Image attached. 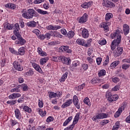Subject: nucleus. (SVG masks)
<instances>
[{
    "label": "nucleus",
    "mask_w": 130,
    "mask_h": 130,
    "mask_svg": "<svg viewBox=\"0 0 130 130\" xmlns=\"http://www.w3.org/2000/svg\"><path fill=\"white\" fill-rule=\"evenodd\" d=\"M15 29L14 33L17 38V40L15 42V44H17L18 45H24L25 43H26V40L23 39L22 38V35H21L19 32V30H20V25H19L18 23L15 24Z\"/></svg>",
    "instance_id": "1"
},
{
    "label": "nucleus",
    "mask_w": 130,
    "mask_h": 130,
    "mask_svg": "<svg viewBox=\"0 0 130 130\" xmlns=\"http://www.w3.org/2000/svg\"><path fill=\"white\" fill-rule=\"evenodd\" d=\"M113 18V15L111 13H107L106 14L105 16V22H103L102 23L101 27H103L106 32H108L109 31V26L111 25V23L108 21L110 20V19H112Z\"/></svg>",
    "instance_id": "2"
},
{
    "label": "nucleus",
    "mask_w": 130,
    "mask_h": 130,
    "mask_svg": "<svg viewBox=\"0 0 130 130\" xmlns=\"http://www.w3.org/2000/svg\"><path fill=\"white\" fill-rule=\"evenodd\" d=\"M39 15L35 10L32 9H28L27 12H24L22 14V16L25 19H33L34 17H38Z\"/></svg>",
    "instance_id": "3"
},
{
    "label": "nucleus",
    "mask_w": 130,
    "mask_h": 130,
    "mask_svg": "<svg viewBox=\"0 0 130 130\" xmlns=\"http://www.w3.org/2000/svg\"><path fill=\"white\" fill-rule=\"evenodd\" d=\"M111 36L112 39L116 38V39L114 40V41H116L117 43H120L121 42V34L119 30H116L115 32L111 34Z\"/></svg>",
    "instance_id": "4"
},
{
    "label": "nucleus",
    "mask_w": 130,
    "mask_h": 130,
    "mask_svg": "<svg viewBox=\"0 0 130 130\" xmlns=\"http://www.w3.org/2000/svg\"><path fill=\"white\" fill-rule=\"evenodd\" d=\"M106 96L109 102H113V101H116L118 99V95L117 94L112 95L111 94V92H107Z\"/></svg>",
    "instance_id": "5"
},
{
    "label": "nucleus",
    "mask_w": 130,
    "mask_h": 130,
    "mask_svg": "<svg viewBox=\"0 0 130 130\" xmlns=\"http://www.w3.org/2000/svg\"><path fill=\"white\" fill-rule=\"evenodd\" d=\"M107 117H108V114L102 113L98 114L95 116H93L92 119L93 121H96L97 119H103V118H107Z\"/></svg>",
    "instance_id": "6"
},
{
    "label": "nucleus",
    "mask_w": 130,
    "mask_h": 130,
    "mask_svg": "<svg viewBox=\"0 0 130 130\" xmlns=\"http://www.w3.org/2000/svg\"><path fill=\"white\" fill-rule=\"evenodd\" d=\"M13 67L16 71H19V72H22L23 71V66L21 64V63L18 61H15L13 63Z\"/></svg>",
    "instance_id": "7"
},
{
    "label": "nucleus",
    "mask_w": 130,
    "mask_h": 130,
    "mask_svg": "<svg viewBox=\"0 0 130 130\" xmlns=\"http://www.w3.org/2000/svg\"><path fill=\"white\" fill-rule=\"evenodd\" d=\"M123 52V48L119 47L117 48V50H116L114 52V56H115V57H117L120 56L121 54H122Z\"/></svg>",
    "instance_id": "8"
},
{
    "label": "nucleus",
    "mask_w": 130,
    "mask_h": 130,
    "mask_svg": "<svg viewBox=\"0 0 130 130\" xmlns=\"http://www.w3.org/2000/svg\"><path fill=\"white\" fill-rule=\"evenodd\" d=\"M88 14L87 13H85L79 19L78 22L80 24H84V23H86L87 21H88Z\"/></svg>",
    "instance_id": "9"
},
{
    "label": "nucleus",
    "mask_w": 130,
    "mask_h": 130,
    "mask_svg": "<svg viewBox=\"0 0 130 130\" xmlns=\"http://www.w3.org/2000/svg\"><path fill=\"white\" fill-rule=\"evenodd\" d=\"M103 5L104 7H106L107 8H114V7H115V5L109 1H104V3H103Z\"/></svg>",
    "instance_id": "10"
},
{
    "label": "nucleus",
    "mask_w": 130,
    "mask_h": 130,
    "mask_svg": "<svg viewBox=\"0 0 130 130\" xmlns=\"http://www.w3.org/2000/svg\"><path fill=\"white\" fill-rule=\"evenodd\" d=\"M61 95H62V92L60 91H57L55 93L53 92H51L49 94V96L50 98L52 99V98H55V97H60Z\"/></svg>",
    "instance_id": "11"
},
{
    "label": "nucleus",
    "mask_w": 130,
    "mask_h": 130,
    "mask_svg": "<svg viewBox=\"0 0 130 130\" xmlns=\"http://www.w3.org/2000/svg\"><path fill=\"white\" fill-rule=\"evenodd\" d=\"M21 96H22V94H21L19 93H13L10 94L8 96V98L11 100H14L15 99H17V98H20V97H21Z\"/></svg>",
    "instance_id": "12"
},
{
    "label": "nucleus",
    "mask_w": 130,
    "mask_h": 130,
    "mask_svg": "<svg viewBox=\"0 0 130 130\" xmlns=\"http://www.w3.org/2000/svg\"><path fill=\"white\" fill-rule=\"evenodd\" d=\"M72 104H73V100H68L61 105V107L63 109L64 108H67V107H69V106H71Z\"/></svg>",
    "instance_id": "13"
},
{
    "label": "nucleus",
    "mask_w": 130,
    "mask_h": 130,
    "mask_svg": "<svg viewBox=\"0 0 130 130\" xmlns=\"http://www.w3.org/2000/svg\"><path fill=\"white\" fill-rule=\"evenodd\" d=\"M69 48H70V47L68 46H62L60 47V49H61L63 52L71 53L72 52V50Z\"/></svg>",
    "instance_id": "14"
},
{
    "label": "nucleus",
    "mask_w": 130,
    "mask_h": 130,
    "mask_svg": "<svg viewBox=\"0 0 130 130\" xmlns=\"http://www.w3.org/2000/svg\"><path fill=\"white\" fill-rule=\"evenodd\" d=\"M123 30L124 35H127L129 33V26L126 24H123Z\"/></svg>",
    "instance_id": "15"
},
{
    "label": "nucleus",
    "mask_w": 130,
    "mask_h": 130,
    "mask_svg": "<svg viewBox=\"0 0 130 130\" xmlns=\"http://www.w3.org/2000/svg\"><path fill=\"white\" fill-rule=\"evenodd\" d=\"M120 43H118L116 41H113L111 44V49L113 51L115 48H116V46H118Z\"/></svg>",
    "instance_id": "16"
},
{
    "label": "nucleus",
    "mask_w": 130,
    "mask_h": 130,
    "mask_svg": "<svg viewBox=\"0 0 130 130\" xmlns=\"http://www.w3.org/2000/svg\"><path fill=\"white\" fill-rule=\"evenodd\" d=\"M26 51L25 50V47H20L19 49L18 52H17L16 55H24L25 54V52Z\"/></svg>",
    "instance_id": "17"
},
{
    "label": "nucleus",
    "mask_w": 130,
    "mask_h": 130,
    "mask_svg": "<svg viewBox=\"0 0 130 130\" xmlns=\"http://www.w3.org/2000/svg\"><path fill=\"white\" fill-rule=\"evenodd\" d=\"M32 66L33 68H34V69H35V70L37 71V72L40 73L41 74H42V70L41 69V68H40V66L39 65H38L37 63H34L32 64Z\"/></svg>",
    "instance_id": "18"
},
{
    "label": "nucleus",
    "mask_w": 130,
    "mask_h": 130,
    "mask_svg": "<svg viewBox=\"0 0 130 130\" xmlns=\"http://www.w3.org/2000/svg\"><path fill=\"white\" fill-rule=\"evenodd\" d=\"M82 36L83 38H88V37H89V31H88L87 29H83L82 31Z\"/></svg>",
    "instance_id": "19"
},
{
    "label": "nucleus",
    "mask_w": 130,
    "mask_h": 130,
    "mask_svg": "<svg viewBox=\"0 0 130 130\" xmlns=\"http://www.w3.org/2000/svg\"><path fill=\"white\" fill-rule=\"evenodd\" d=\"M28 27H30V28H34L37 26V23L35 21H30L26 23Z\"/></svg>",
    "instance_id": "20"
},
{
    "label": "nucleus",
    "mask_w": 130,
    "mask_h": 130,
    "mask_svg": "<svg viewBox=\"0 0 130 130\" xmlns=\"http://www.w3.org/2000/svg\"><path fill=\"white\" fill-rule=\"evenodd\" d=\"M61 26L57 25L56 26H53L52 25H49L47 26V30H58V29H61Z\"/></svg>",
    "instance_id": "21"
},
{
    "label": "nucleus",
    "mask_w": 130,
    "mask_h": 130,
    "mask_svg": "<svg viewBox=\"0 0 130 130\" xmlns=\"http://www.w3.org/2000/svg\"><path fill=\"white\" fill-rule=\"evenodd\" d=\"M63 63L64 64H67V66H69V64H71V62H72V60L70 58H67L64 57L63 58V61H62Z\"/></svg>",
    "instance_id": "22"
},
{
    "label": "nucleus",
    "mask_w": 130,
    "mask_h": 130,
    "mask_svg": "<svg viewBox=\"0 0 130 130\" xmlns=\"http://www.w3.org/2000/svg\"><path fill=\"white\" fill-rule=\"evenodd\" d=\"M79 118H80V113H77L73 120V124L74 126H75V124H77V123H78V121H79Z\"/></svg>",
    "instance_id": "23"
},
{
    "label": "nucleus",
    "mask_w": 130,
    "mask_h": 130,
    "mask_svg": "<svg viewBox=\"0 0 130 130\" xmlns=\"http://www.w3.org/2000/svg\"><path fill=\"white\" fill-rule=\"evenodd\" d=\"M36 11L38 13V14H40V15H49V13H48V12L42 10L40 9H36Z\"/></svg>",
    "instance_id": "24"
},
{
    "label": "nucleus",
    "mask_w": 130,
    "mask_h": 130,
    "mask_svg": "<svg viewBox=\"0 0 130 130\" xmlns=\"http://www.w3.org/2000/svg\"><path fill=\"white\" fill-rule=\"evenodd\" d=\"M92 4V2H85L82 4L81 5V7L83 8V9H88V8H90L91 7V4Z\"/></svg>",
    "instance_id": "25"
},
{
    "label": "nucleus",
    "mask_w": 130,
    "mask_h": 130,
    "mask_svg": "<svg viewBox=\"0 0 130 130\" xmlns=\"http://www.w3.org/2000/svg\"><path fill=\"white\" fill-rule=\"evenodd\" d=\"M38 52L41 56H47V53L45 52H43V51H42V49L40 47L38 48Z\"/></svg>",
    "instance_id": "26"
},
{
    "label": "nucleus",
    "mask_w": 130,
    "mask_h": 130,
    "mask_svg": "<svg viewBox=\"0 0 130 130\" xmlns=\"http://www.w3.org/2000/svg\"><path fill=\"white\" fill-rule=\"evenodd\" d=\"M76 43L79 44V45H81L82 46L85 47V40L83 39H78L76 41Z\"/></svg>",
    "instance_id": "27"
},
{
    "label": "nucleus",
    "mask_w": 130,
    "mask_h": 130,
    "mask_svg": "<svg viewBox=\"0 0 130 130\" xmlns=\"http://www.w3.org/2000/svg\"><path fill=\"white\" fill-rule=\"evenodd\" d=\"M51 36H52L53 37H54V36H55V35H54V32L51 31L45 35V38H47V39L48 40L50 39V37H51Z\"/></svg>",
    "instance_id": "28"
},
{
    "label": "nucleus",
    "mask_w": 130,
    "mask_h": 130,
    "mask_svg": "<svg viewBox=\"0 0 130 130\" xmlns=\"http://www.w3.org/2000/svg\"><path fill=\"white\" fill-rule=\"evenodd\" d=\"M10 92H11V93H20V92H21V89H20V87H16L11 89Z\"/></svg>",
    "instance_id": "29"
},
{
    "label": "nucleus",
    "mask_w": 130,
    "mask_h": 130,
    "mask_svg": "<svg viewBox=\"0 0 130 130\" xmlns=\"http://www.w3.org/2000/svg\"><path fill=\"white\" fill-rule=\"evenodd\" d=\"M15 116L17 119H20L21 118V112L19 109H17L15 111Z\"/></svg>",
    "instance_id": "30"
},
{
    "label": "nucleus",
    "mask_w": 130,
    "mask_h": 130,
    "mask_svg": "<svg viewBox=\"0 0 130 130\" xmlns=\"http://www.w3.org/2000/svg\"><path fill=\"white\" fill-rule=\"evenodd\" d=\"M72 119H73V116H71L69 117L68 118L63 122V126H67Z\"/></svg>",
    "instance_id": "31"
},
{
    "label": "nucleus",
    "mask_w": 130,
    "mask_h": 130,
    "mask_svg": "<svg viewBox=\"0 0 130 130\" xmlns=\"http://www.w3.org/2000/svg\"><path fill=\"white\" fill-rule=\"evenodd\" d=\"M39 113L41 116L42 117L45 116L46 115V111L45 110H43L42 109H38Z\"/></svg>",
    "instance_id": "32"
},
{
    "label": "nucleus",
    "mask_w": 130,
    "mask_h": 130,
    "mask_svg": "<svg viewBox=\"0 0 130 130\" xmlns=\"http://www.w3.org/2000/svg\"><path fill=\"white\" fill-rule=\"evenodd\" d=\"M68 72H66L65 74H64L61 78L59 79L60 82H64L66 81V79L68 78Z\"/></svg>",
    "instance_id": "33"
},
{
    "label": "nucleus",
    "mask_w": 130,
    "mask_h": 130,
    "mask_svg": "<svg viewBox=\"0 0 130 130\" xmlns=\"http://www.w3.org/2000/svg\"><path fill=\"white\" fill-rule=\"evenodd\" d=\"M92 39H89L87 40L86 43L84 44V47H90L91 46V42H92Z\"/></svg>",
    "instance_id": "34"
},
{
    "label": "nucleus",
    "mask_w": 130,
    "mask_h": 130,
    "mask_svg": "<svg viewBox=\"0 0 130 130\" xmlns=\"http://www.w3.org/2000/svg\"><path fill=\"white\" fill-rule=\"evenodd\" d=\"M118 64H119V61H115L112 62L110 66H111V68H112V69H114V68H115L116 67H117Z\"/></svg>",
    "instance_id": "35"
},
{
    "label": "nucleus",
    "mask_w": 130,
    "mask_h": 130,
    "mask_svg": "<svg viewBox=\"0 0 130 130\" xmlns=\"http://www.w3.org/2000/svg\"><path fill=\"white\" fill-rule=\"evenodd\" d=\"M74 36H75V32L73 31H69L67 35V37H68V38H73Z\"/></svg>",
    "instance_id": "36"
},
{
    "label": "nucleus",
    "mask_w": 130,
    "mask_h": 130,
    "mask_svg": "<svg viewBox=\"0 0 130 130\" xmlns=\"http://www.w3.org/2000/svg\"><path fill=\"white\" fill-rule=\"evenodd\" d=\"M23 110H24V111L26 112H28V113H31V112H32V110L31 108H29L27 106H24L23 107Z\"/></svg>",
    "instance_id": "37"
},
{
    "label": "nucleus",
    "mask_w": 130,
    "mask_h": 130,
    "mask_svg": "<svg viewBox=\"0 0 130 130\" xmlns=\"http://www.w3.org/2000/svg\"><path fill=\"white\" fill-rule=\"evenodd\" d=\"M6 28L7 29H8V30H12V29H14V31H15V28H16V24H15V25L13 26L10 23H8L7 25Z\"/></svg>",
    "instance_id": "38"
},
{
    "label": "nucleus",
    "mask_w": 130,
    "mask_h": 130,
    "mask_svg": "<svg viewBox=\"0 0 130 130\" xmlns=\"http://www.w3.org/2000/svg\"><path fill=\"white\" fill-rule=\"evenodd\" d=\"M99 82V80L98 78L94 77L91 79L90 81V83L93 85H95V84H97Z\"/></svg>",
    "instance_id": "39"
},
{
    "label": "nucleus",
    "mask_w": 130,
    "mask_h": 130,
    "mask_svg": "<svg viewBox=\"0 0 130 130\" xmlns=\"http://www.w3.org/2000/svg\"><path fill=\"white\" fill-rule=\"evenodd\" d=\"M85 104L88 105V106H91V102H90V100L88 98H85V99L83 100Z\"/></svg>",
    "instance_id": "40"
},
{
    "label": "nucleus",
    "mask_w": 130,
    "mask_h": 130,
    "mask_svg": "<svg viewBox=\"0 0 130 130\" xmlns=\"http://www.w3.org/2000/svg\"><path fill=\"white\" fill-rule=\"evenodd\" d=\"M106 75V71L105 70H102L99 73V77H102L103 76H105Z\"/></svg>",
    "instance_id": "41"
},
{
    "label": "nucleus",
    "mask_w": 130,
    "mask_h": 130,
    "mask_svg": "<svg viewBox=\"0 0 130 130\" xmlns=\"http://www.w3.org/2000/svg\"><path fill=\"white\" fill-rule=\"evenodd\" d=\"M34 74L33 70L32 69H28L27 72L25 73V76H32Z\"/></svg>",
    "instance_id": "42"
},
{
    "label": "nucleus",
    "mask_w": 130,
    "mask_h": 130,
    "mask_svg": "<svg viewBox=\"0 0 130 130\" xmlns=\"http://www.w3.org/2000/svg\"><path fill=\"white\" fill-rule=\"evenodd\" d=\"M101 125H105L107 123H109V120L105 119L100 122Z\"/></svg>",
    "instance_id": "43"
},
{
    "label": "nucleus",
    "mask_w": 130,
    "mask_h": 130,
    "mask_svg": "<svg viewBox=\"0 0 130 130\" xmlns=\"http://www.w3.org/2000/svg\"><path fill=\"white\" fill-rule=\"evenodd\" d=\"M17 103V100L8 101L7 102V104H10V105H15Z\"/></svg>",
    "instance_id": "44"
},
{
    "label": "nucleus",
    "mask_w": 130,
    "mask_h": 130,
    "mask_svg": "<svg viewBox=\"0 0 130 130\" xmlns=\"http://www.w3.org/2000/svg\"><path fill=\"white\" fill-rule=\"evenodd\" d=\"M129 64L124 63L122 65V69L123 70H127V69H129Z\"/></svg>",
    "instance_id": "45"
},
{
    "label": "nucleus",
    "mask_w": 130,
    "mask_h": 130,
    "mask_svg": "<svg viewBox=\"0 0 130 130\" xmlns=\"http://www.w3.org/2000/svg\"><path fill=\"white\" fill-rule=\"evenodd\" d=\"M88 66L87 64H83L82 65L81 70L82 71V70L84 71H87V70H88Z\"/></svg>",
    "instance_id": "46"
},
{
    "label": "nucleus",
    "mask_w": 130,
    "mask_h": 130,
    "mask_svg": "<svg viewBox=\"0 0 130 130\" xmlns=\"http://www.w3.org/2000/svg\"><path fill=\"white\" fill-rule=\"evenodd\" d=\"M86 59L88 61L89 63H93L94 61V60L93 59V56L87 57Z\"/></svg>",
    "instance_id": "47"
},
{
    "label": "nucleus",
    "mask_w": 130,
    "mask_h": 130,
    "mask_svg": "<svg viewBox=\"0 0 130 130\" xmlns=\"http://www.w3.org/2000/svg\"><path fill=\"white\" fill-rule=\"evenodd\" d=\"M47 62V59L46 58H43L41 59L40 60V64L43 66L45 63H46Z\"/></svg>",
    "instance_id": "48"
},
{
    "label": "nucleus",
    "mask_w": 130,
    "mask_h": 130,
    "mask_svg": "<svg viewBox=\"0 0 130 130\" xmlns=\"http://www.w3.org/2000/svg\"><path fill=\"white\" fill-rule=\"evenodd\" d=\"M75 106L76 107V108H77L78 109H80L81 106H80V103L79 102V101L77 102H73Z\"/></svg>",
    "instance_id": "49"
},
{
    "label": "nucleus",
    "mask_w": 130,
    "mask_h": 130,
    "mask_svg": "<svg viewBox=\"0 0 130 130\" xmlns=\"http://www.w3.org/2000/svg\"><path fill=\"white\" fill-rule=\"evenodd\" d=\"M75 106L76 107V108H77L78 109H80L81 106H80V103L79 102V101L77 102H73Z\"/></svg>",
    "instance_id": "50"
},
{
    "label": "nucleus",
    "mask_w": 130,
    "mask_h": 130,
    "mask_svg": "<svg viewBox=\"0 0 130 130\" xmlns=\"http://www.w3.org/2000/svg\"><path fill=\"white\" fill-rule=\"evenodd\" d=\"M33 33H35L36 34L37 36H38L39 35H40L41 33L40 30H39L38 29H35L32 30Z\"/></svg>",
    "instance_id": "51"
},
{
    "label": "nucleus",
    "mask_w": 130,
    "mask_h": 130,
    "mask_svg": "<svg viewBox=\"0 0 130 130\" xmlns=\"http://www.w3.org/2000/svg\"><path fill=\"white\" fill-rule=\"evenodd\" d=\"M22 90L23 91H28V85L27 84H22Z\"/></svg>",
    "instance_id": "52"
},
{
    "label": "nucleus",
    "mask_w": 130,
    "mask_h": 130,
    "mask_svg": "<svg viewBox=\"0 0 130 130\" xmlns=\"http://www.w3.org/2000/svg\"><path fill=\"white\" fill-rule=\"evenodd\" d=\"M86 86V84L83 83L82 84L78 86V91H81L84 89V87Z\"/></svg>",
    "instance_id": "53"
},
{
    "label": "nucleus",
    "mask_w": 130,
    "mask_h": 130,
    "mask_svg": "<svg viewBox=\"0 0 130 130\" xmlns=\"http://www.w3.org/2000/svg\"><path fill=\"white\" fill-rule=\"evenodd\" d=\"M9 50L11 53H13V54H15V55H17V51H16L14 48H10Z\"/></svg>",
    "instance_id": "54"
},
{
    "label": "nucleus",
    "mask_w": 130,
    "mask_h": 130,
    "mask_svg": "<svg viewBox=\"0 0 130 130\" xmlns=\"http://www.w3.org/2000/svg\"><path fill=\"white\" fill-rule=\"evenodd\" d=\"M10 9H11V10H16V5H15V4L10 3Z\"/></svg>",
    "instance_id": "55"
},
{
    "label": "nucleus",
    "mask_w": 130,
    "mask_h": 130,
    "mask_svg": "<svg viewBox=\"0 0 130 130\" xmlns=\"http://www.w3.org/2000/svg\"><path fill=\"white\" fill-rule=\"evenodd\" d=\"M119 88H120V86L118 85L115 86L114 87L112 88V91H114L116 92V91H118L119 90Z\"/></svg>",
    "instance_id": "56"
},
{
    "label": "nucleus",
    "mask_w": 130,
    "mask_h": 130,
    "mask_svg": "<svg viewBox=\"0 0 130 130\" xmlns=\"http://www.w3.org/2000/svg\"><path fill=\"white\" fill-rule=\"evenodd\" d=\"M79 63L78 61H75L73 62L72 66L73 68H77V66H79Z\"/></svg>",
    "instance_id": "57"
},
{
    "label": "nucleus",
    "mask_w": 130,
    "mask_h": 130,
    "mask_svg": "<svg viewBox=\"0 0 130 130\" xmlns=\"http://www.w3.org/2000/svg\"><path fill=\"white\" fill-rule=\"evenodd\" d=\"M102 61V58L99 57L96 58V62L98 66L101 64Z\"/></svg>",
    "instance_id": "58"
},
{
    "label": "nucleus",
    "mask_w": 130,
    "mask_h": 130,
    "mask_svg": "<svg viewBox=\"0 0 130 130\" xmlns=\"http://www.w3.org/2000/svg\"><path fill=\"white\" fill-rule=\"evenodd\" d=\"M63 57H64L63 56H60L59 57H57V62H58V61H63Z\"/></svg>",
    "instance_id": "59"
},
{
    "label": "nucleus",
    "mask_w": 130,
    "mask_h": 130,
    "mask_svg": "<svg viewBox=\"0 0 130 130\" xmlns=\"http://www.w3.org/2000/svg\"><path fill=\"white\" fill-rule=\"evenodd\" d=\"M38 38H39V39H41V40H44V39L45 38V35L40 34L39 36H38Z\"/></svg>",
    "instance_id": "60"
},
{
    "label": "nucleus",
    "mask_w": 130,
    "mask_h": 130,
    "mask_svg": "<svg viewBox=\"0 0 130 130\" xmlns=\"http://www.w3.org/2000/svg\"><path fill=\"white\" fill-rule=\"evenodd\" d=\"M99 44H100V45H105V44H106L107 42H106V40H101L99 42Z\"/></svg>",
    "instance_id": "61"
},
{
    "label": "nucleus",
    "mask_w": 130,
    "mask_h": 130,
    "mask_svg": "<svg viewBox=\"0 0 130 130\" xmlns=\"http://www.w3.org/2000/svg\"><path fill=\"white\" fill-rule=\"evenodd\" d=\"M18 103H24V97H21L17 100Z\"/></svg>",
    "instance_id": "62"
},
{
    "label": "nucleus",
    "mask_w": 130,
    "mask_h": 130,
    "mask_svg": "<svg viewBox=\"0 0 130 130\" xmlns=\"http://www.w3.org/2000/svg\"><path fill=\"white\" fill-rule=\"evenodd\" d=\"M112 81L114 83H117L119 82V79L117 77H114L112 78Z\"/></svg>",
    "instance_id": "63"
},
{
    "label": "nucleus",
    "mask_w": 130,
    "mask_h": 130,
    "mask_svg": "<svg viewBox=\"0 0 130 130\" xmlns=\"http://www.w3.org/2000/svg\"><path fill=\"white\" fill-rule=\"evenodd\" d=\"M122 62H127L130 63V58H125L122 60Z\"/></svg>",
    "instance_id": "64"
}]
</instances>
